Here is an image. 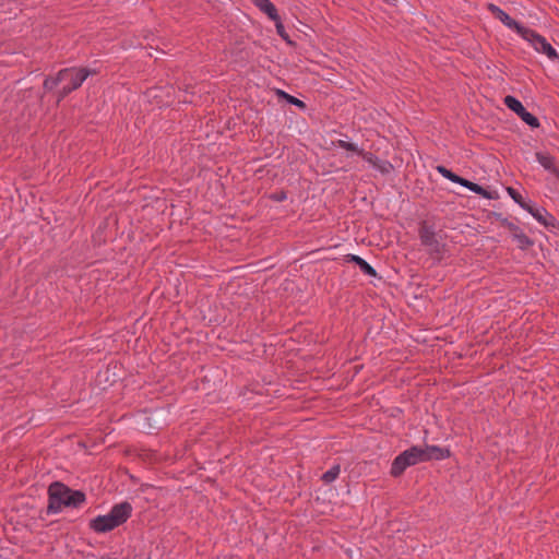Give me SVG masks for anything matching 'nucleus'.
<instances>
[{
	"instance_id": "a878e982",
	"label": "nucleus",
	"mask_w": 559,
	"mask_h": 559,
	"mask_svg": "<svg viewBox=\"0 0 559 559\" xmlns=\"http://www.w3.org/2000/svg\"><path fill=\"white\" fill-rule=\"evenodd\" d=\"M274 199H275L276 201H283V200H285V199H286V194H285V193H281V194H278V195L274 197Z\"/></svg>"
},
{
	"instance_id": "4be33fe9",
	"label": "nucleus",
	"mask_w": 559,
	"mask_h": 559,
	"mask_svg": "<svg viewBox=\"0 0 559 559\" xmlns=\"http://www.w3.org/2000/svg\"><path fill=\"white\" fill-rule=\"evenodd\" d=\"M469 191L475 192L479 195H483L484 198H487V199L490 198L489 193L481 186H479L475 182H472V185L469 187Z\"/></svg>"
},
{
	"instance_id": "4468645a",
	"label": "nucleus",
	"mask_w": 559,
	"mask_h": 559,
	"mask_svg": "<svg viewBox=\"0 0 559 559\" xmlns=\"http://www.w3.org/2000/svg\"><path fill=\"white\" fill-rule=\"evenodd\" d=\"M512 238L518 243V247L522 250H525L532 246L531 239L521 229H516V231L512 234Z\"/></svg>"
},
{
	"instance_id": "aec40b11",
	"label": "nucleus",
	"mask_w": 559,
	"mask_h": 559,
	"mask_svg": "<svg viewBox=\"0 0 559 559\" xmlns=\"http://www.w3.org/2000/svg\"><path fill=\"white\" fill-rule=\"evenodd\" d=\"M337 145L340 147H342V148H344L346 151H350V152H353V153H355L357 155H358V153L360 151V148L356 144L350 143V142L345 141V140H338Z\"/></svg>"
},
{
	"instance_id": "5701e85b",
	"label": "nucleus",
	"mask_w": 559,
	"mask_h": 559,
	"mask_svg": "<svg viewBox=\"0 0 559 559\" xmlns=\"http://www.w3.org/2000/svg\"><path fill=\"white\" fill-rule=\"evenodd\" d=\"M281 94L287 99V102L289 104H293V105H295V106H297L299 108H304L305 107V103L302 100H300V99H298V98H296V97H294L292 95H288L285 92H281Z\"/></svg>"
},
{
	"instance_id": "f03ea898",
	"label": "nucleus",
	"mask_w": 559,
	"mask_h": 559,
	"mask_svg": "<svg viewBox=\"0 0 559 559\" xmlns=\"http://www.w3.org/2000/svg\"><path fill=\"white\" fill-rule=\"evenodd\" d=\"M424 456L425 454L421 448L413 447L408 450H405L394 459L391 466V474L393 476L401 475L408 466L424 462Z\"/></svg>"
},
{
	"instance_id": "7ed1b4c3",
	"label": "nucleus",
	"mask_w": 559,
	"mask_h": 559,
	"mask_svg": "<svg viewBox=\"0 0 559 559\" xmlns=\"http://www.w3.org/2000/svg\"><path fill=\"white\" fill-rule=\"evenodd\" d=\"M48 512L58 513L64 507L70 506V490L60 483H53L49 486Z\"/></svg>"
},
{
	"instance_id": "423d86ee",
	"label": "nucleus",
	"mask_w": 559,
	"mask_h": 559,
	"mask_svg": "<svg viewBox=\"0 0 559 559\" xmlns=\"http://www.w3.org/2000/svg\"><path fill=\"white\" fill-rule=\"evenodd\" d=\"M358 156L362 158L370 167L379 170L380 173L388 174L392 170V165L388 160H381L377 158L373 154L369 152H365L360 148Z\"/></svg>"
},
{
	"instance_id": "f3484780",
	"label": "nucleus",
	"mask_w": 559,
	"mask_h": 559,
	"mask_svg": "<svg viewBox=\"0 0 559 559\" xmlns=\"http://www.w3.org/2000/svg\"><path fill=\"white\" fill-rule=\"evenodd\" d=\"M274 23H275V27H276V32L277 34L289 45H293V41L290 40L288 34L286 33L285 31V27L283 25V22L280 17V15H277V20H273Z\"/></svg>"
},
{
	"instance_id": "39448f33",
	"label": "nucleus",
	"mask_w": 559,
	"mask_h": 559,
	"mask_svg": "<svg viewBox=\"0 0 559 559\" xmlns=\"http://www.w3.org/2000/svg\"><path fill=\"white\" fill-rule=\"evenodd\" d=\"M489 10L492 12V14L501 21V23L511 28L514 29L521 37L523 36L524 32H526V27L515 22L512 17H510L503 10H501L499 7L495 4L489 5Z\"/></svg>"
},
{
	"instance_id": "1a4fd4ad",
	"label": "nucleus",
	"mask_w": 559,
	"mask_h": 559,
	"mask_svg": "<svg viewBox=\"0 0 559 559\" xmlns=\"http://www.w3.org/2000/svg\"><path fill=\"white\" fill-rule=\"evenodd\" d=\"M345 259H346V261H350V262H354L355 264H357L358 267L360 269V271L365 275H368V276H371V277L377 276V271L374 270V267L371 266L366 260H364L359 255L347 254L345 257Z\"/></svg>"
},
{
	"instance_id": "f8f14e48",
	"label": "nucleus",
	"mask_w": 559,
	"mask_h": 559,
	"mask_svg": "<svg viewBox=\"0 0 559 559\" xmlns=\"http://www.w3.org/2000/svg\"><path fill=\"white\" fill-rule=\"evenodd\" d=\"M536 158L540 166L544 167L546 170L557 174V168L555 166V160L552 156H550L549 154L538 152L536 154Z\"/></svg>"
},
{
	"instance_id": "cd10ccee",
	"label": "nucleus",
	"mask_w": 559,
	"mask_h": 559,
	"mask_svg": "<svg viewBox=\"0 0 559 559\" xmlns=\"http://www.w3.org/2000/svg\"><path fill=\"white\" fill-rule=\"evenodd\" d=\"M45 85H46V86H48V85H49V81H48V80H46V81H45Z\"/></svg>"
},
{
	"instance_id": "dca6fc26",
	"label": "nucleus",
	"mask_w": 559,
	"mask_h": 559,
	"mask_svg": "<svg viewBox=\"0 0 559 559\" xmlns=\"http://www.w3.org/2000/svg\"><path fill=\"white\" fill-rule=\"evenodd\" d=\"M340 472H341V468L338 465H335L333 467H331L329 471H326L323 475H322V479L326 483V484H330L332 481H334L338 475H340Z\"/></svg>"
},
{
	"instance_id": "9d476101",
	"label": "nucleus",
	"mask_w": 559,
	"mask_h": 559,
	"mask_svg": "<svg viewBox=\"0 0 559 559\" xmlns=\"http://www.w3.org/2000/svg\"><path fill=\"white\" fill-rule=\"evenodd\" d=\"M92 71L88 68H75L72 71V90L78 88L83 82L92 75Z\"/></svg>"
},
{
	"instance_id": "a211bd4d",
	"label": "nucleus",
	"mask_w": 559,
	"mask_h": 559,
	"mask_svg": "<svg viewBox=\"0 0 559 559\" xmlns=\"http://www.w3.org/2000/svg\"><path fill=\"white\" fill-rule=\"evenodd\" d=\"M520 118L526 124H528L531 128H538L539 127L538 119L533 114L528 112L527 110L523 111L522 115L520 116Z\"/></svg>"
},
{
	"instance_id": "ddd939ff",
	"label": "nucleus",
	"mask_w": 559,
	"mask_h": 559,
	"mask_svg": "<svg viewBox=\"0 0 559 559\" xmlns=\"http://www.w3.org/2000/svg\"><path fill=\"white\" fill-rule=\"evenodd\" d=\"M503 103L510 110L514 111L519 117L522 115L523 111L526 110L522 103L514 96H506Z\"/></svg>"
},
{
	"instance_id": "0eeeda50",
	"label": "nucleus",
	"mask_w": 559,
	"mask_h": 559,
	"mask_svg": "<svg viewBox=\"0 0 559 559\" xmlns=\"http://www.w3.org/2000/svg\"><path fill=\"white\" fill-rule=\"evenodd\" d=\"M522 209L527 211L538 223L545 226L552 225L554 217L544 207L535 206L530 202V204H522Z\"/></svg>"
},
{
	"instance_id": "6ab92c4d",
	"label": "nucleus",
	"mask_w": 559,
	"mask_h": 559,
	"mask_svg": "<svg viewBox=\"0 0 559 559\" xmlns=\"http://www.w3.org/2000/svg\"><path fill=\"white\" fill-rule=\"evenodd\" d=\"M508 194L512 198V200L518 203L521 207L522 204H530L531 201H524L522 195L513 188L507 189Z\"/></svg>"
},
{
	"instance_id": "9b49d317",
	"label": "nucleus",
	"mask_w": 559,
	"mask_h": 559,
	"mask_svg": "<svg viewBox=\"0 0 559 559\" xmlns=\"http://www.w3.org/2000/svg\"><path fill=\"white\" fill-rule=\"evenodd\" d=\"M253 2L271 20H277V10L270 0H253Z\"/></svg>"
},
{
	"instance_id": "b1692460",
	"label": "nucleus",
	"mask_w": 559,
	"mask_h": 559,
	"mask_svg": "<svg viewBox=\"0 0 559 559\" xmlns=\"http://www.w3.org/2000/svg\"><path fill=\"white\" fill-rule=\"evenodd\" d=\"M503 223H504V225L510 229V231H512V234H513V233H515V231H516V229H520V228H519L518 226H515L513 223H510V222H508V221H504Z\"/></svg>"
},
{
	"instance_id": "412c9836",
	"label": "nucleus",
	"mask_w": 559,
	"mask_h": 559,
	"mask_svg": "<svg viewBox=\"0 0 559 559\" xmlns=\"http://www.w3.org/2000/svg\"><path fill=\"white\" fill-rule=\"evenodd\" d=\"M84 501H85V495L82 491H80V490L72 491V507H78V506L82 504Z\"/></svg>"
},
{
	"instance_id": "c85d7f7f",
	"label": "nucleus",
	"mask_w": 559,
	"mask_h": 559,
	"mask_svg": "<svg viewBox=\"0 0 559 559\" xmlns=\"http://www.w3.org/2000/svg\"><path fill=\"white\" fill-rule=\"evenodd\" d=\"M78 556L83 557V555H82V554H80V552H76V554H75V557H78Z\"/></svg>"
},
{
	"instance_id": "bb28decb",
	"label": "nucleus",
	"mask_w": 559,
	"mask_h": 559,
	"mask_svg": "<svg viewBox=\"0 0 559 559\" xmlns=\"http://www.w3.org/2000/svg\"><path fill=\"white\" fill-rule=\"evenodd\" d=\"M86 559H95V557L94 556H88V557H86Z\"/></svg>"
},
{
	"instance_id": "393cba45",
	"label": "nucleus",
	"mask_w": 559,
	"mask_h": 559,
	"mask_svg": "<svg viewBox=\"0 0 559 559\" xmlns=\"http://www.w3.org/2000/svg\"><path fill=\"white\" fill-rule=\"evenodd\" d=\"M461 182H459L460 186L466 188L469 190V187L472 185V181L467 180V179H464V178H461L460 180Z\"/></svg>"
},
{
	"instance_id": "20e7f679",
	"label": "nucleus",
	"mask_w": 559,
	"mask_h": 559,
	"mask_svg": "<svg viewBox=\"0 0 559 559\" xmlns=\"http://www.w3.org/2000/svg\"><path fill=\"white\" fill-rule=\"evenodd\" d=\"M522 38L526 40L537 52L544 53L550 60L558 59V53L547 39L534 31L527 28Z\"/></svg>"
},
{
	"instance_id": "6e6552de",
	"label": "nucleus",
	"mask_w": 559,
	"mask_h": 559,
	"mask_svg": "<svg viewBox=\"0 0 559 559\" xmlns=\"http://www.w3.org/2000/svg\"><path fill=\"white\" fill-rule=\"evenodd\" d=\"M425 454L424 462L428 460H443L450 456V450L445 448H440L437 445H427L421 448Z\"/></svg>"
},
{
	"instance_id": "f257e3e1",
	"label": "nucleus",
	"mask_w": 559,
	"mask_h": 559,
	"mask_svg": "<svg viewBox=\"0 0 559 559\" xmlns=\"http://www.w3.org/2000/svg\"><path fill=\"white\" fill-rule=\"evenodd\" d=\"M133 511L132 506L127 502L115 504L106 514L97 515L90 521V528L97 534H105L114 531L126 523Z\"/></svg>"
},
{
	"instance_id": "2eb2a0df",
	"label": "nucleus",
	"mask_w": 559,
	"mask_h": 559,
	"mask_svg": "<svg viewBox=\"0 0 559 559\" xmlns=\"http://www.w3.org/2000/svg\"><path fill=\"white\" fill-rule=\"evenodd\" d=\"M437 170L439 174L442 175V177L447 178L448 180L454 182V183H457L461 182V178L460 176L455 175L454 173H452L451 170H449L448 168H445L444 166H438L437 167Z\"/></svg>"
}]
</instances>
